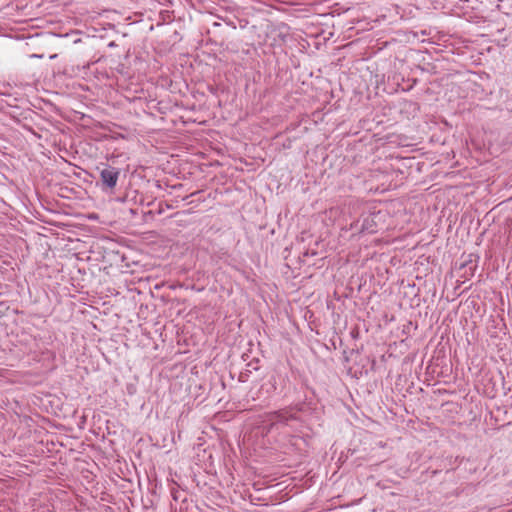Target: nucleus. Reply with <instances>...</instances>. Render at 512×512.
I'll return each instance as SVG.
<instances>
[{"label":"nucleus","instance_id":"1","mask_svg":"<svg viewBox=\"0 0 512 512\" xmlns=\"http://www.w3.org/2000/svg\"><path fill=\"white\" fill-rule=\"evenodd\" d=\"M119 170L113 167H108L103 169L100 172V177L103 182L108 188L112 189L116 186L118 178H119Z\"/></svg>","mask_w":512,"mask_h":512},{"label":"nucleus","instance_id":"2","mask_svg":"<svg viewBox=\"0 0 512 512\" xmlns=\"http://www.w3.org/2000/svg\"><path fill=\"white\" fill-rule=\"evenodd\" d=\"M273 424L277 423H287L289 418L286 413H274L271 418Z\"/></svg>","mask_w":512,"mask_h":512}]
</instances>
